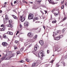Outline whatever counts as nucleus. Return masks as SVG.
I'll use <instances>...</instances> for the list:
<instances>
[{"instance_id":"38","label":"nucleus","mask_w":67,"mask_h":67,"mask_svg":"<svg viewBox=\"0 0 67 67\" xmlns=\"http://www.w3.org/2000/svg\"><path fill=\"white\" fill-rule=\"evenodd\" d=\"M37 2H41V1H37Z\"/></svg>"},{"instance_id":"30","label":"nucleus","mask_w":67,"mask_h":67,"mask_svg":"<svg viewBox=\"0 0 67 67\" xmlns=\"http://www.w3.org/2000/svg\"><path fill=\"white\" fill-rule=\"evenodd\" d=\"M19 63H24V61L23 60H21V61H20L19 62Z\"/></svg>"},{"instance_id":"41","label":"nucleus","mask_w":67,"mask_h":67,"mask_svg":"<svg viewBox=\"0 0 67 67\" xmlns=\"http://www.w3.org/2000/svg\"><path fill=\"white\" fill-rule=\"evenodd\" d=\"M65 29H63L62 30V32H64L65 31V30H64Z\"/></svg>"},{"instance_id":"42","label":"nucleus","mask_w":67,"mask_h":67,"mask_svg":"<svg viewBox=\"0 0 67 67\" xmlns=\"http://www.w3.org/2000/svg\"><path fill=\"white\" fill-rule=\"evenodd\" d=\"M43 28H44V30H45V26H43Z\"/></svg>"},{"instance_id":"15","label":"nucleus","mask_w":67,"mask_h":67,"mask_svg":"<svg viewBox=\"0 0 67 67\" xmlns=\"http://www.w3.org/2000/svg\"><path fill=\"white\" fill-rule=\"evenodd\" d=\"M36 65V63L35 62H34L33 63L32 65V67H34V66H35Z\"/></svg>"},{"instance_id":"28","label":"nucleus","mask_w":67,"mask_h":67,"mask_svg":"<svg viewBox=\"0 0 67 67\" xmlns=\"http://www.w3.org/2000/svg\"><path fill=\"white\" fill-rule=\"evenodd\" d=\"M15 43H16V44H17V43H19V41H15Z\"/></svg>"},{"instance_id":"40","label":"nucleus","mask_w":67,"mask_h":67,"mask_svg":"<svg viewBox=\"0 0 67 67\" xmlns=\"http://www.w3.org/2000/svg\"><path fill=\"white\" fill-rule=\"evenodd\" d=\"M35 19H36V20H38V17L36 18Z\"/></svg>"},{"instance_id":"44","label":"nucleus","mask_w":67,"mask_h":67,"mask_svg":"<svg viewBox=\"0 0 67 67\" xmlns=\"http://www.w3.org/2000/svg\"><path fill=\"white\" fill-rule=\"evenodd\" d=\"M64 1H62L61 2L62 3H64Z\"/></svg>"},{"instance_id":"59","label":"nucleus","mask_w":67,"mask_h":67,"mask_svg":"<svg viewBox=\"0 0 67 67\" xmlns=\"http://www.w3.org/2000/svg\"><path fill=\"white\" fill-rule=\"evenodd\" d=\"M20 18L21 19L22 18V16H20Z\"/></svg>"},{"instance_id":"31","label":"nucleus","mask_w":67,"mask_h":67,"mask_svg":"<svg viewBox=\"0 0 67 67\" xmlns=\"http://www.w3.org/2000/svg\"><path fill=\"white\" fill-rule=\"evenodd\" d=\"M64 5H63L62 7H61V8L62 9H63L64 8Z\"/></svg>"},{"instance_id":"23","label":"nucleus","mask_w":67,"mask_h":67,"mask_svg":"<svg viewBox=\"0 0 67 67\" xmlns=\"http://www.w3.org/2000/svg\"><path fill=\"white\" fill-rule=\"evenodd\" d=\"M56 22V20H53L52 21L53 23H55Z\"/></svg>"},{"instance_id":"62","label":"nucleus","mask_w":67,"mask_h":67,"mask_svg":"<svg viewBox=\"0 0 67 67\" xmlns=\"http://www.w3.org/2000/svg\"><path fill=\"white\" fill-rule=\"evenodd\" d=\"M13 11H14V12H15V10H13Z\"/></svg>"},{"instance_id":"22","label":"nucleus","mask_w":67,"mask_h":67,"mask_svg":"<svg viewBox=\"0 0 67 67\" xmlns=\"http://www.w3.org/2000/svg\"><path fill=\"white\" fill-rule=\"evenodd\" d=\"M14 49H18V47H17L16 46H14Z\"/></svg>"},{"instance_id":"5","label":"nucleus","mask_w":67,"mask_h":67,"mask_svg":"<svg viewBox=\"0 0 67 67\" xmlns=\"http://www.w3.org/2000/svg\"><path fill=\"white\" fill-rule=\"evenodd\" d=\"M38 48H39V47L38 46V45H35L34 47V49L35 51H36L37 49H38Z\"/></svg>"},{"instance_id":"6","label":"nucleus","mask_w":67,"mask_h":67,"mask_svg":"<svg viewBox=\"0 0 67 67\" xmlns=\"http://www.w3.org/2000/svg\"><path fill=\"white\" fill-rule=\"evenodd\" d=\"M53 0H48V1L49 2V3H51L52 4H55L54 2L53 1Z\"/></svg>"},{"instance_id":"20","label":"nucleus","mask_w":67,"mask_h":67,"mask_svg":"<svg viewBox=\"0 0 67 67\" xmlns=\"http://www.w3.org/2000/svg\"><path fill=\"white\" fill-rule=\"evenodd\" d=\"M53 37L54 36V35H56L57 34H56L55 33V32H53Z\"/></svg>"},{"instance_id":"32","label":"nucleus","mask_w":67,"mask_h":67,"mask_svg":"<svg viewBox=\"0 0 67 67\" xmlns=\"http://www.w3.org/2000/svg\"><path fill=\"white\" fill-rule=\"evenodd\" d=\"M19 33V31H17V33L16 34V35H17Z\"/></svg>"},{"instance_id":"57","label":"nucleus","mask_w":67,"mask_h":67,"mask_svg":"<svg viewBox=\"0 0 67 67\" xmlns=\"http://www.w3.org/2000/svg\"><path fill=\"white\" fill-rule=\"evenodd\" d=\"M37 29H38V28H36V29H35V30H37Z\"/></svg>"},{"instance_id":"33","label":"nucleus","mask_w":67,"mask_h":67,"mask_svg":"<svg viewBox=\"0 0 67 67\" xmlns=\"http://www.w3.org/2000/svg\"><path fill=\"white\" fill-rule=\"evenodd\" d=\"M10 59V57H8L6 58V60Z\"/></svg>"},{"instance_id":"39","label":"nucleus","mask_w":67,"mask_h":67,"mask_svg":"<svg viewBox=\"0 0 67 67\" xmlns=\"http://www.w3.org/2000/svg\"><path fill=\"white\" fill-rule=\"evenodd\" d=\"M10 31H8L7 32V34H10Z\"/></svg>"},{"instance_id":"50","label":"nucleus","mask_w":67,"mask_h":67,"mask_svg":"<svg viewBox=\"0 0 67 67\" xmlns=\"http://www.w3.org/2000/svg\"><path fill=\"white\" fill-rule=\"evenodd\" d=\"M2 11L1 10L0 13H2Z\"/></svg>"},{"instance_id":"12","label":"nucleus","mask_w":67,"mask_h":67,"mask_svg":"<svg viewBox=\"0 0 67 67\" xmlns=\"http://www.w3.org/2000/svg\"><path fill=\"white\" fill-rule=\"evenodd\" d=\"M37 35H35L34 37V38H33V40H34V41H35L36 39V38H37Z\"/></svg>"},{"instance_id":"34","label":"nucleus","mask_w":67,"mask_h":67,"mask_svg":"<svg viewBox=\"0 0 67 67\" xmlns=\"http://www.w3.org/2000/svg\"><path fill=\"white\" fill-rule=\"evenodd\" d=\"M10 35H12L13 34V33L11 32H10V33L9 34Z\"/></svg>"},{"instance_id":"10","label":"nucleus","mask_w":67,"mask_h":67,"mask_svg":"<svg viewBox=\"0 0 67 67\" xmlns=\"http://www.w3.org/2000/svg\"><path fill=\"white\" fill-rule=\"evenodd\" d=\"M5 29V27H3L2 28H0V31H4Z\"/></svg>"},{"instance_id":"61","label":"nucleus","mask_w":67,"mask_h":67,"mask_svg":"<svg viewBox=\"0 0 67 67\" xmlns=\"http://www.w3.org/2000/svg\"><path fill=\"white\" fill-rule=\"evenodd\" d=\"M1 57V54H0V57Z\"/></svg>"},{"instance_id":"1","label":"nucleus","mask_w":67,"mask_h":67,"mask_svg":"<svg viewBox=\"0 0 67 67\" xmlns=\"http://www.w3.org/2000/svg\"><path fill=\"white\" fill-rule=\"evenodd\" d=\"M63 37V36L61 35L60 36H58L57 37H54V39L55 40H59L60 39V37Z\"/></svg>"},{"instance_id":"4","label":"nucleus","mask_w":67,"mask_h":67,"mask_svg":"<svg viewBox=\"0 0 67 67\" xmlns=\"http://www.w3.org/2000/svg\"><path fill=\"white\" fill-rule=\"evenodd\" d=\"M40 53L41 56H44V54H43V51H41L39 52L38 56L39 57L41 58V57H40Z\"/></svg>"},{"instance_id":"7","label":"nucleus","mask_w":67,"mask_h":67,"mask_svg":"<svg viewBox=\"0 0 67 67\" xmlns=\"http://www.w3.org/2000/svg\"><path fill=\"white\" fill-rule=\"evenodd\" d=\"M39 43L42 46H43L44 45V42L43 41L40 40L39 41Z\"/></svg>"},{"instance_id":"8","label":"nucleus","mask_w":67,"mask_h":67,"mask_svg":"<svg viewBox=\"0 0 67 67\" xmlns=\"http://www.w3.org/2000/svg\"><path fill=\"white\" fill-rule=\"evenodd\" d=\"M33 35V34L31 32L27 34L28 36H32Z\"/></svg>"},{"instance_id":"60","label":"nucleus","mask_w":67,"mask_h":67,"mask_svg":"<svg viewBox=\"0 0 67 67\" xmlns=\"http://www.w3.org/2000/svg\"><path fill=\"white\" fill-rule=\"evenodd\" d=\"M44 12H46V13H46V10H44Z\"/></svg>"},{"instance_id":"17","label":"nucleus","mask_w":67,"mask_h":67,"mask_svg":"<svg viewBox=\"0 0 67 67\" xmlns=\"http://www.w3.org/2000/svg\"><path fill=\"white\" fill-rule=\"evenodd\" d=\"M8 27H12V25L11 24H9V25H7Z\"/></svg>"},{"instance_id":"2","label":"nucleus","mask_w":67,"mask_h":67,"mask_svg":"<svg viewBox=\"0 0 67 67\" xmlns=\"http://www.w3.org/2000/svg\"><path fill=\"white\" fill-rule=\"evenodd\" d=\"M28 19L29 20L33 19V15L31 14H30L28 15Z\"/></svg>"},{"instance_id":"3","label":"nucleus","mask_w":67,"mask_h":67,"mask_svg":"<svg viewBox=\"0 0 67 67\" xmlns=\"http://www.w3.org/2000/svg\"><path fill=\"white\" fill-rule=\"evenodd\" d=\"M9 20V18L8 17V16H5V19H4V22L5 24L7 22H8V21Z\"/></svg>"},{"instance_id":"18","label":"nucleus","mask_w":67,"mask_h":67,"mask_svg":"<svg viewBox=\"0 0 67 67\" xmlns=\"http://www.w3.org/2000/svg\"><path fill=\"white\" fill-rule=\"evenodd\" d=\"M20 53L21 52H20V51H18L16 52V53L17 55H18V54H20Z\"/></svg>"},{"instance_id":"27","label":"nucleus","mask_w":67,"mask_h":67,"mask_svg":"<svg viewBox=\"0 0 67 67\" xmlns=\"http://www.w3.org/2000/svg\"><path fill=\"white\" fill-rule=\"evenodd\" d=\"M8 22L9 23H12V20H9Z\"/></svg>"},{"instance_id":"47","label":"nucleus","mask_w":67,"mask_h":67,"mask_svg":"<svg viewBox=\"0 0 67 67\" xmlns=\"http://www.w3.org/2000/svg\"><path fill=\"white\" fill-rule=\"evenodd\" d=\"M40 12H41V13H43V11H42L40 10Z\"/></svg>"},{"instance_id":"29","label":"nucleus","mask_w":67,"mask_h":67,"mask_svg":"<svg viewBox=\"0 0 67 67\" xmlns=\"http://www.w3.org/2000/svg\"><path fill=\"white\" fill-rule=\"evenodd\" d=\"M3 38H6V35H3Z\"/></svg>"},{"instance_id":"25","label":"nucleus","mask_w":67,"mask_h":67,"mask_svg":"<svg viewBox=\"0 0 67 67\" xmlns=\"http://www.w3.org/2000/svg\"><path fill=\"white\" fill-rule=\"evenodd\" d=\"M59 66V65H58V64L57 63V64H56L55 67H58Z\"/></svg>"},{"instance_id":"35","label":"nucleus","mask_w":67,"mask_h":67,"mask_svg":"<svg viewBox=\"0 0 67 67\" xmlns=\"http://www.w3.org/2000/svg\"><path fill=\"white\" fill-rule=\"evenodd\" d=\"M1 27H4V25H3V24L2 25H1Z\"/></svg>"},{"instance_id":"46","label":"nucleus","mask_w":67,"mask_h":67,"mask_svg":"<svg viewBox=\"0 0 67 67\" xmlns=\"http://www.w3.org/2000/svg\"><path fill=\"white\" fill-rule=\"evenodd\" d=\"M20 50L21 51V50H22V51L23 50V48L22 47L21 49H20Z\"/></svg>"},{"instance_id":"56","label":"nucleus","mask_w":67,"mask_h":67,"mask_svg":"<svg viewBox=\"0 0 67 67\" xmlns=\"http://www.w3.org/2000/svg\"><path fill=\"white\" fill-rule=\"evenodd\" d=\"M25 3H26V4H27V2H25Z\"/></svg>"},{"instance_id":"16","label":"nucleus","mask_w":67,"mask_h":67,"mask_svg":"<svg viewBox=\"0 0 67 67\" xmlns=\"http://www.w3.org/2000/svg\"><path fill=\"white\" fill-rule=\"evenodd\" d=\"M25 20V18H22V19H21V22H23Z\"/></svg>"},{"instance_id":"21","label":"nucleus","mask_w":67,"mask_h":67,"mask_svg":"<svg viewBox=\"0 0 67 67\" xmlns=\"http://www.w3.org/2000/svg\"><path fill=\"white\" fill-rule=\"evenodd\" d=\"M58 13H55L54 14V15L55 16H56V15H58V14H59V12L58 11Z\"/></svg>"},{"instance_id":"43","label":"nucleus","mask_w":67,"mask_h":67,"mask_svg":"<svg viewBox=\"0 0 67 67\" xmlns=\"http://www.w3.org/2000/svg\"><path fill=\"white\" fill-rule=\"evenodd\" d=\"M30 46H30V45H29V46H28V47H27V48H29V47H30Z\"/></svg>"},{"instance_id":"53","label":"nucleus","mask_w":67,"mask_h":67,"mask_svg":"<svg viewBox=\"0 0 67 67\" xmlns=\"http://www.w3.org/2000/svg\"><path fill=\"white\" fill-rule=\"evenodd\" d=\"M52 12H54V10H53L52 11Z\"/></svg>"},{"instance_id":"26","label":"nucleus","mask_w":67,"mask_h":67,"mask_svg":"<svg viewBox=\"0 0 67 67\" xmlns=\"http://www.w3.org/2000/svg\"><path fill=\"white\" fill-rule=\"evenodd\" d=\"M5 58H6V57H4L2 58V60H3L4 59H5Z\"/></svg>"},{"instance_id":"51","label":"nucleus","mask_w":67,"mask_h":67,"mask_svg":"<svg viewBox=\"0 0 67 67\" xmlns=\"http://www.w3.org/2000/svg\"><path fill=\"white\" fill-rule=\"evenodd\" d=\"M25 1H24V0L23 1V2L24 3H25Z\"/></svg>"},{"instance_id":"64","label":"nucleus","mask_w":67,"mask_h":67,"mask_svg":"<svg viewBox=\"0 0 67 67\" xmlns=\"http://www.w3.org/2000/svg\"><path fill=\"white\" fill-rule=\"evenodd\" d=\"M57 33H59V32L57 31Z\"/></svg>"},{"instance_id":"48","label":"nucleus","mask_w":67,"mask_h":67,"mask_svg":"<svg viewBox=\"0 0 67 67\" xmlns=\"http://www.w3.org/2000/svg\"><path fill=\"white\" fill-rule=\"evenodd\" d=\"M16 3V1H15L14 2V4H15V3Z\"/></svg>"},{"instance_id":"13","label":"nucleus","mask_w":67,"mask_h":67,"mask_svg":"<svg viewBox=\"0 0 67 67\" xmlns=\"http://www.w3.org/2000/svg\"><path fill=\"white\" fill-rule=\"evenodd\" d=\"M12 16L13 18H14V19H18V17H17L16 16L13 15Z\"/></svg>"},{"instance_id":"45","label":"nucleus","mask_w":67,"mask_h":67,"mask_svg":"<svg viewBox=\"0 0 67 67\" xmlns=\"http://www.w3.org/2000/svg\"><path fill=\"white\" fill-rule=\"evenodd\" d=\"M20 28H21V27H22V25H20Z\"/></svg>"},{"instance_id":"24","label":"nucleus","mask_w":67,"mask_h":67,"mask_svg":"<svg viewBox=\"0 0 67 67\" xmlns=\"http://www.w3.org/2000/svg\"><path fill=\"white\" fill-rule=\"evenodd\" d=\"M25 60L26 61H27V62H29V59H27V58H26L25 59Z\"/></svg>"},{"instance_id":"58","label":"nucleus","mask_w":67,"mask_h":67,"mask_svg":"<svg viewBox=\"0 0 67 67\" xmlns=\"http://www.w3.org/2000/svg\"><path fill=\"white\" fill-rule=\"evenodd\" d=\"M4 4H7V3L5 2L4 3Z\"/></svg>"},{"instance_id":"11","label":"nucleus","mask_w":67,"mask_h":67,"mask_svg":"<svg viewBox=\"0 0 67 67\" xmlns=\"http://www.w3.org/2000/svg\"><path fill=\"white\" fill-rule=\"evenodd\" d=\"M29 22H26L25 24H24V25L26 26H27L29 25Z\"/></svg>"},{"instance_id":"37","label":"nucleus","mask_w":67,"mask_h":67,"mask_svg":"<svg viewBox=\"0 0 67 67\" xmlns=\"http://www.w3.org/2000/svg\"><path fill=\"white\" fill-rule=\"evenodd\" d=\"M47 54H49V51L48 50L47 51Z\"/></svg>"},{"instance_id":"19","label":"nucleus","mask_w":67,"mask_h":67,"mask_svg":"<svg viewBox=\"0 0 67 67\" xmlns=\"http://www.w3.org/2000/svg\"><path fill=\"white\" fill-rule=\"evenodd\" d=\"M61 64H63L64 66H65V62H61Z\"/></svg>"},{"instance_id":"54","label":"nucleus","mask_w":67,"mask_h":67,"mask_svg":"<svg viewBox=\"0 0 67 67\" xmlns=\"http://www.w3.org/2000/svg\"><path fill=\"white\" fill-rule=\"evenodd\" d=\"M51 18H52V15H51Z\"/></svg>"},{"instance_id":"9","label":"nucleus","mask_w":67,"mask_h":67,"mask_svg":"<svg viewBox=\"0 0 67 67\" xmlns=\"http://www.w3.org/2000/svg\"><path fill=\"white\" fill-rule=\"evenodd\" d=\"M2 45L4 46H6L7 45V43L5 42H3L2 43Z\"/></svg>"},{"instance_id":"14","label":"nucleus","mask_w":67,"mask_h":67,"mask_svg":"<svg viewBox=\"0 0 67 67\" xmlns=\"http://www.w3.org/2000/svg\"><path fill=\"white\" fill-rule=\"evenodd\" d=\"M67 19V18L66 17H65L61 21V22H63L64 21H65V20H66V19Z\"/></svg>"},{"instance_id":"36","label":"nucleus","mask_w":67,"mask_h":67,"mask_svg":"<svg viewBox=\"0 0 67 67\" xmlns=\"http://www.w3.org/2000/svg\"><path fill=\"white\" fill-rule=\"evenodd\" d=\"M54 61V60H52L51 62L50 63H53Z\"/></svg>"},{"instance_id":"52","label":"nucleus","mask_w":67,"mask_h":67,"mask_svg":"<svg viewBox=\"0 0 67 67\" xmlns=\"http://www.w3.org/2000/svg\"><path fill=\"white\" fill-rule=\"evenodd\" d=\"M5 7V5L3 6V8H4V7Z\"/></svg>"},{"instance_id":"63","label":"nucleus","mask_w":67,"mask_h":67,"mask_svg":"<svg viewBox=\"0 0 67 67\" xmlns=\"http://www.w3.org/2000/svg\"><path fill=\"white\" fill-rule=\"evenodd\" d=\"M0 38H1V36H0Z\"/></svg>"},{"instance_id":"55","label":"nucleus","mask_w":67,"mask_h":67,"mask_svg":"<svg viewBox=\"0 0 67 67\" xmlns=\"http://www.w3.org/2000/svg\"><path fill=\"white\" fill-rule=\"evenodd\" d=\"M40 59L41 60H43V59L42 58V57L40 58Z\"/></svg>"},{"instance_id":"49","label":"nucleus","mask_w":67,"mask_h":67,"mask_svg":"<svg viewBox=\"0 0 67 67\" xmlns=\"http://www.w3.org/2000/svg\"><path fill=\"white\" fill-rule=\"evenodd\" d=\"M30 3H31V4H33V2H30Z\"/></svg>"}]
</instances>
